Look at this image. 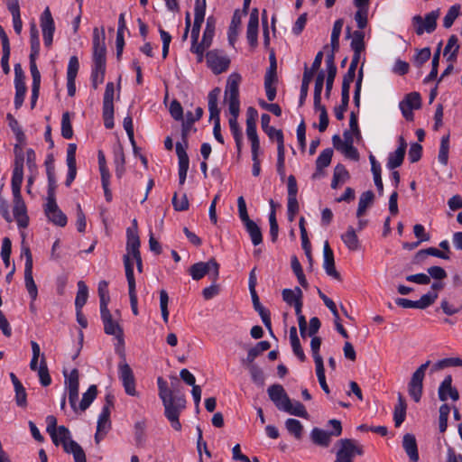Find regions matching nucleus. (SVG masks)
<instances>
[{"instance_id": "nucleus-1", "label": "nucleus", "mask_w": 462, "mask_h": 462, "mask_svg": "<svg viewBox=\"0 0 462 462\" xmlns=\"http://www.w3.org/2000/svg\"><path fill=\"white\" fill-rule=\"evenodd\" d=\"M157 384L159 388V396L162 401L166 418L170 420L171 427L175 430H180L181 424L179 420V416L180 411L185 408L186 400L183 394L174 393L175 385H179L178 378H172L171 385L173 390L168 388V384L162 377H158Z\"/></svg>"}, {"instance_id": "nucleus-2", "label": "nucleus", "mask_w": 462, "mask_h": 462, "mask_svg": "<svg viewBox=\"0 0 462 462\" xmlns=\"http://www.w3.org/2000/svg\"><path fill=\"white\" fill-rule=\"evenodd\" d=\"M241 76L237 73H232L227 80L225 89V101L228 105V109L231 114L229 118V127L233 136L242 135L237 117L240 112L239 101V84L241 82Z\"/></svg>"}, {"instance_id": "nucleus-3", "label": "nucleus", "mask_w": 462, "mask_h": 462, "mask_svg": "<svg viewBox=\"0 0 462 462\" xmlns=\"http://www.w3.org/2000/svg\"><path fill=\"white\" fill-rule=\"evenodd\" d=\"M57 441L63 446L65 452L73 455L75 462H87L83 448L70 439V432L65 426L58 427Z\"/></svg>"}, {"instance_id": "nucleus-4", "label": "nucleus", "mask_w": 462, "mask_h": 462, "mask_svg": "<svg viewBox=\"0 0 462 462\" xmlns=\"http://www.w3.org/2000/svg\"><path fill=\"white\" fill-rule=\"evenodd\" d=\"M220 88H213L208 96V111H209V119L214 121L213 134L216 140L221 144L224 143V138L220 133V110L217 107V100L220 95Z\"/></svg>"}, {"instance_id": "nucleus-5", "label": "nucleus", "mask_w": 462, "mask_h": 462, "mask_svg": "<svg viewBox=\"0 0 462 462\" xmlns=\"http://www.w3.org/2000/svg\"><path fill=\"white\" fill-rule=\"evenodd\" d=\"M439 13V9H436L425 14L424 18L419 14L414 15L411 23L416 34L420 36L424 32L432 33L437 28V20Z\"/></svg>"}, {"instance_id": "nucleus-6", "label": "nucleus", "mask_w": 462, "mask_h": 462, "mask_svg": "<svg viewBox=\"0 0 462 462\" xmlns=\"http://www.w3.org/2000/svg\"><path fill=\"white\" fill-rule=\"evenodd\" d=\"M430 361H427L420 365L412 374L408 383V392L410 396L415 402H419L421 399L423 392V380L427 368L430 366Z\"/></svg>"}, {"instance_id": "nucleus-7", "label": "nucleus", "mask_w": 462, "mask_h": 462, "mask_svg": "<svg viewBox=\"0 0 462 462\" xmlns=\"http://www.w3.org/2000/svg\"><path fill=\"white\" fill-rule=\"evenodd\" d=\"M114 97H115V85L113 82H108L106 86V90L103 97L102 116L104 125L107 129H112L114 124Z\"/></svg>"}, {"instance_id": "nucleus-8", "label": "nucleus", "mask_w": 462, "mask_h": 462, "mask_svg": "<svg viewBox=\"0 0 462 462\" xmlns=\"http://www.w3.org/2000/svg\"><path fill=\"white\" fill-rule=\"evenodd\" d=\"M189 274L193 280L199 281L206 274L213 272L212 280L216 282L218 279L219 264L214 258L209 259L208 262H199L189 267Z\"/></svg>"}, {"instance_id": "nucleus-9", "label": "nucleus", "mask_w": 462, "mask_h": 462, "mask_svg": "<svg viewBox=\"0 0 462 462\" xmlns=\"http://www.w3.org/2000/svg\"><path fill=\"white\" fill-rule=\"evenodd\" d=\"M105 32L97 28L93 30V65L106 66Z\"/></svg>"}, {"instance_id": "nucleus-10", "label": "nucleus", "mask_w": 462, "mask_h": 462, "mask_svg": "<svg viewBox=\"0 0 462 462\" xmlns=\"http://www.w3.org/2000/svg\"><path fill=\"white\" fill-rule=\"evenodd\" d=\"M44 213L49 221L53 223L58 226H65L68 222V218L66 215L60 210L59 208L56 198H52L51 194V199H46V203L44 205Z\"/></svg>"}, {"instance_id": "nucleus-11", "label": "nucleus", "mask_w": 462, "mask_h": 462, "mask_svg": "<svg viewBox=\"0 0 462 462\" xmlns=\"http://www.w3.org/2000/svg\"><path fill=\"white\" fill-rule=\"evenodd\" d=\"M25 254L24 282L29 296L32 301L36 300L38 289L32 277V256L28 247L23 249Z\"/></svg>"}, {"instance_id": "nucleus-12", "label": "nucleus", "mask_w": 462, "mask_h": 462, "mask_svg": "<svg viewBox=\"0 0 462 462\" xmlns=\"http://www.w3.org/2000/svg\"><path fill=\"white\" fill-rule=\"evenodd\" d=\"M125 276L128 282L130 305L134 316L139 314L137 295L135 291V279L134 275L133 263L130 262L128 256L125 259Z\"/></svg>"}, {"instance_id": "nucleus-13", "label": "nucleus", "mask_w": 462, "mask_h": 462, "mask_svg": "<svg viewBox=\"0 0 462 462\" xmlns=\"http://www.w3.org/2000/svg\"><path fill=\"white\" fill-rule=\"evenodd\" d=\"M25 76L22 66L17 63L14 65V87H15V97H14V106L16 109L20 108L23 103L26 86H25Z\"/></svg>"}, {"instance_id": "nucleus-14", "label": "nucleus", "mask_w": 462, "mask_h": 462, "mask_svg": "<svg viewBox=\"0 0 462 462\" xmlns=\"http://www.w3.org/2000/svg\"><path fill=\"white\" fill-rule=\"evenodd\" d=\"M41 27L42 31L44 45L50 48L52 44L55 24L49 7H46L41 15Z\"/></svg>"}, {"instance_id": "nucleus-15", "label": "nucleus", "mask_w": 462, "mask_h": 462, "mask_svg": "<svg viewBox=\"0 0 462 462\" xmlns=\"http://www.w3.org/2000/svg\"><path fill=\"white\" fill-rule=\"evenodd\" d=\"M65 385L69 392V402L73 410H76V403L79 399V371L74 368L69 374L64 373Z\"/></svg>"}, {"instance_id": "nucleus-16", "label": "nucleus", "mask_w": 462, "mask_h": 462, "mask_svg": "<svg viewBox=\"0 0 462 462\" xmlns=\"http://www.w3.org/2000/svg\"><path fill=\"white\" fill-rule=\"evenodd\" d=\"M119 368V378L123 383L125 393L128 395L135 396L137 392L135 390V381L134 373L125 362H121L118 365Z\"/></svg>"}, {"instance_id": "nucleus-17", "label": "nucleus", "mask_w": 462, "mask_h": 462, "mask_svg": "<svg viewBox=\"0 0 462 462\" xmlns=\"http://www.w3.org/2000/svg\"><path fill=\"white\" fill-rule=\"evenodd\" d=\"M208 66L215 74H220L228 69L230 60L217 50L210 51L206 54Z\"/></svg>"}, {"instance_id": "nucleus-18", "label": "nucleus", "mask_w": 462, "mask_h": 462, "mask_svg": "<svg viewBox=\"0 0 462 462\" xmlns=\"http://www.w3.org/2000/svg\"><path fill=\"white\" fill-rule=\"evenodd\" d=\"M14 196V208L13 213L14 217L17 222V225L21 228H25L29 223V217L27 215V209L25 203L22 198L21 194L13 195Z\"/></svg>"}, {"instance_id": "nucleus-19", "label": "nucleus", "mask_w": 462, "mask_h": 462, "mask_svg": "<svg viewBox=\"0 0 462 462\" xmlns=\"http://www.w3.org/2000/svg\"><path fill=\"white\" fill-rule=\"evenodd\" d=\"M100 313L104 324L105 333L107 335H113L116 338L122 340L123 329L120 325L113 319L112 314L110 313L108 308L101 309Z\"/></svg>"}, {"instance_id": "nucleus-20", "label": "nucleus", "mask_w": 462, "mask_h": 462, "mask_svg": "<svg viewBox=\"0 0 462 462\" xmlns=\"http://www.w3.org/2000/svg\"><path fill=\"white\" fill-rule=\"evenodd\" d=\"M114 405V396L111 394L106 395V403L104 404L101 413L97 420V431H103L104 434H106L111 427L110 422V411L111 408Z\"/></svg>"}, {"instance_id": "nucleus-21", "label": "nucleus", "mask_w": 462, "mask_h": 462, "mask_svg": "<svg viewBox=\"0 0 462 462\" xmlns=\"http://www.w3.org/2000/svg\"><path fill=\"white\" fill-rule=\"evenodd\" d=\"M176 153L179 160V181L180 185H183L189 170V159L182 143H176Z\"/></svg>"}, {"instance_id": "nucleus-22", "label": "nucleus", "mask_w": 462, "mask_h": 462, "mask_svg": "<svg viewBox=\"0 0 462 462\" xmlns=\"http://www.w3.org/2000/svg\"><path fill=\"white\" fill-rule=\"evenodd\" d=\"M268 395L278 410L282 411L285 403H290V398L281 384H273L268 390Z\"/></svg>"}, {"instance_id": "nucleus-23", "label": "nucleus", "mask_w": 462, "mask_h": 462, "mask_svg": "<svg viewBox=\"0 0 462 462\" xmlns=\"http://www.w3.org/2000/svg\"><path fill=\"white\" fill-rule=\"evenodd\" d=\"M323 267L328 276L337 280L340 279V274L335 268L334 253L328 241L324 243L323 246Z\"/></svg>"}, {"instance_id": "nucleus-24", "label": "nucleus", "mask_w": 462, "mask_h": 462, "mask_svg": "<svg viewBox=\"0 0 462 462\" xmlns=\"http://www.w3.org/2000/svg\"><path fill=\"white\" fill-rule=\"evenodd\" d=\"M338 443L340 448L337 451L336 460L334 462H354V440L350 439H342Z\"/></svg>"}, {"instance_id": "nucleus-25", "label": "nucleus", "mask_w": 462, "mask_h": 462, "mask_svg": "<svg viewBox=\"0 0 462 462\" xmlns=\"http://www.w3.org/2000/svg\"><path fill=\"white\" fill-rule=\"evenodd\" d=\"M258 25L259 12L257 8H254L250 14L246 31V38L252 47H255L257 45Z\"/></svg>"}, {"instance_id": "nucleus-26", "label": "nucleus", "mask_w": 462, "mask_h": 462, "mask_svg": "<svg viewBox=\"0 0 462 462\" xmlns=\"http://www.w3.org/2000/svg\"><path fill=\"white\" fill-rule=\"evenodd\" d=\"M438 394L439 400L442 402L447 401L448 397H450L453 401H457L459 399L458 391L452 387L451 375H447L441 382L438 390Z\"/></svg>"}, {"instance_id": "nucleus-27", "label": "nucleus", "mask_w": 462, "mask_h": 462, "mask_svg": "<svg viewBox=\"0 0 462 462\" xmlns=\"http://www.w3.org/2000/svg\"><path fill=\"white\" fill-rule=\"evenodd\" d=\"M23 180V158H17L14 162L12 176L13 195L21 194V187Z\"/></svg>"}, {"instance_id": "nucleus-28", "label": "nucleus", "mask_w": 462, "mask_h": 462, "mask_svg": "<svg viewBox=\"0 0 462 462\" xmlns=\"http://www.w3.org/2000/svg\"><path fill=\"white\" fill-rule=\"evenodd\" d=\"M127 242H126V251L127 254L124 256V260L126 256H128L130 262L134 264L133 261L130 258V255L133 257L141 255L140 253V238L137 232L127 229Z\"/></svg>"}, {"instance_id": "nucleus-29", "label": "nucleus", "mask_w": 462, "mask_h": 462, "mask_svg": "<svg viewBox=\"0 0 462 462\" xmlns=\"http://www.w3.org/2000/svg\"><path fill=\"white\" fill-rule=\"evenodd\" d=\"M206 0H196L194 6L193 38H196L200 32L201 25L205 19Z\"/></svg>"}, {"instance_id": "nucleus-30", "label": "nucleus", "mask_w": 462, "mask_h": 462, "mask_svg": "<svg viewBox=\"0 0 462 462\" xmlns=\"http://www.w3.org/2000/svg\"><path fill=\"white\" fill-rule=\"evenodd\" d=\"M332 143L334 147L341 152L346 157L352 159L354 161H357L359 158V153L357 149L354 147L352 144H341V138L338 134H335L332 137Z\"/></svg>"}, {"instance_id": "nucleus-31", "label": "nucleus", "mask_w": 462, "mask_h": 462, "mask_svg": "<svg viewBox=\"0 0 462 462\" xmlns=\"http://www.w3.org/2000/svg\"><path fill=\"white\" fill-rule=\"evenodd\" d=\"M251 296H252V301H253L254 309L260 315L263 325L270 330L271 334H273L270 311L268 310H266L260 303L259 297H258L256 291L251 292Z\"/></svg>"}, {"instance_id": "nucleus-32", "label": "nucleus", "mask_w": 462, "mask_h": 462, "mask_svg": "<svg viewBox=\"0 0 462 462\" xmlns=\"http://www.w3.org/2000/svg\"><path fill=\"white\" fill-rule=\"evenodd\" d=\"M311 441L319 447L328 448L331 442V437H334L330 432H328L319 428H313L310 431Z\"/></svg>"}, {"instance_id": "nucleus-33", "label": "nucleus", "mask_w": 462, "mask_h": 462, "mask_svg": "<svg viewBox=\"0 0 462 462\" xmlns=\"http://www.w3.org/2000/svg\"><path fill=\"white\" fill-rule=\"evenodd\" d=\"M402 447L411 461L417 462L419 460L418 447L414 435L405 434L402 439Z\"/></svg>"}, {"instance_id": "nucleus-34", "label": "nucleus", "mask_w": 462, "mask_h": 462, "mask_svg": "<svg viewBox=\"0 0 462 462\" xmlns=\"http://www.w3.org/2000/svg\"><path fill=\"white\" fill-rule=\"evenodd\" d=\"M271 347V344L268 341H260L255 346L248 350L246 358L242 360V364H254V359L263 352L268 350Z\"/></svg>"}, {"instance_id": "nucleus-35", "label": "nucleus", "mask_w": 462, "mask_h": 462, "mask_svg": "<svg viewBox=\"0 0 462 462\" xmlns=\"http://www.w3.org/2000/svg\"><path fill=\"white\" fill-rule=\"evenodd\" d=\"M347 37H351V49L354 52H362L365 51V33L362 31L356 30L352 34L350 32V28H346Z\"/></svg>"}, {"instance_id": "nucleus-36", "label": "nucleus", "mask_w": 462, "mask_h": 462, "mask_svg": "<svg viewBox=\"0 0 462 462\" xmlns=\"http://www.w3.org/2000/svg\"><path fill=\"white\" fill-rule=\"evenodd\" d=\"M341 239L346 246L351 251H356L360 243L353 226H348L346 233L342 234Z\"/></svg>"}, {"instance_id": "nucleus-37", "label": "nucleus", "mask_w": 462, "mask_h": 462, "mask_svg": "<svg viewBox=\"0 0 462 462\" xmlns=\"http://www.w3.org/2000/svg\"><path fill=\"white\" fill-rule=\"evenodd\" d=\"M406 402L403 399L402 395L399 393L398 395V403L394 407L393 411V420L395 427H400L401 424L404 421L406 417Z\"/></svg>"}, {"instance_id": "nucleus-38", "label": "nucleus", "mask_w": 462, "mask_h": 462, "mask_svg": "<svg viewBox=\"0 0 462 462\" xmlns=\"http://www.w3.org/2000/svg\"><path fill=\"white\" fill-rule=\"evenodd\" d=\"M282 411H285L289 414L295 415L301 418H307L308 412L305 409V406L300 402L299 401L291 402L290 399V403H285L284 407H282Z\"/></svg>"}, {"instance_id": "nucleus-39", "label": "nucleus", "mask_w": 462, "mask_h": 462, "mask_svg": "<svg viewBox=\"0 0 462 462\" xmlns=\"http://www.w3.org/2000/svg\"><path fill=\"white\" fill-rule=\"evenodd\" d=\"M245 227L250 236L251 241L254 245H258L263 242V236L260 227L253 220L245 222Z\"/></svg>"}, {"instance_id": "nucleus-40", "label": "nucleus", "mask_w": 462, "mask_h": 462, "mask_svg": "<svg viewBox=\"0 0 462 462\" xmlns=\"http://www.w3.org/2000/svg\"><path fill=\"white\" fill-rule=\"evenodd\" d=\"M374 199V194L371 190H367L359 198L358 208L356 211V217H361L366 209L373 204Z\"/></svg>"}, {"instance_id": "nucleus-41", "label": "nucleus", "mask_w": 462, "mask_h": 462, "mask_svg": "<svg viewBox=\"0 0 462 462\" xmlns=\"http://www.w3.org/2000/svg\"><path fill=\"white\" fill-rule=\"evenodd\" d=\"M459 50L458 39L456 35H451L444 49V56L448 55V61H455L457 60V52Z\"/></svg>"}, {"instance_id": "nucleus-42", "label": "nucleus", "mask_w": 462, "mask_h": 462, "mask_svg": "<svg viewBox=\"0 0 462 462\" xmlns=\"http://www.w3.org/2000/svg\"><path fill=\"white\" fill-rule=\"evenodd\" d=\"M241 24V14L238 10L235 11L232 21L228 29V40L229 42L234 45L237 35H238V27Z\"/></svg>"}, {"instance_id": "nucleus-43", "label": "nucleus", "mask_w": 462, "mask_h": 462, "mask_svg": "<svg viewBox=\"0 0 462 462\" xmlns=\"http://www.w3.org/2000/svg\"><path fill=\"white\" fill-rule=\"evenodd\" d=\"M88 297V289L83 281L78 282V292L75 299L76 310L82 309Z\"/></svg>"}, {"instance_id": "nucleus-44", "label": "nucleus", "mask_w": 462, "mask_h": 462, "mask_svg": "<svg viewBox=\"0 0 462 462\" xmlns=\"http://www.w3.org/2000/svg\"><path fill=\"white\" fill-rule=\"evenodd\" d=\"M271 212L269 214L270 236L273 242L278 238L279 226L276 219L275 205L273 199L270 200Z\"/></svg>"}, {"instance_id": "nucleus-45", "label": "nucleus", "mask_w": 462, "mask_h": 462, "mask_svg": "<svg viewBox=\"0 0 462 462\" xmlns=\"http://www.w3.org/2000/svg\"><path fill=\"white\" fill-rule=\"evenodd\" d=\"M182 121V128H181V140H182V145L185 147V149L188 147V136L189 133L192 127V125L196 121L194 119L193 114L191 112L186 113V118Z\"/></svg>"}, {"instance_id": "nucleus-46", "label": "nucleus", "mask_w": 462, "mask_h": 462, "mask_svg": "<svg viewBox=\"0 0 462 462\" xmlns=\"http://www.w3.org/2000/svg\"><path fill=\"white\" fill-rule=\"evenodd\" d=\"M106 74V66L93 65L91 71V85L97 89L104 82Z\"/></svg>"}, {"instance_id": "nucleus-47", "label": "nucleus", "mask_w": 462, "mask_h": 462, "mask_svg": "<svg viewBox=\"0 0 462 462\" xmlns=\"http://www.w3.org/2000/svg\"><path fill=\"white\" fill-rule=\"evenodd\" d=\"M449 152V134L443 135L440 140L438 160L442 165H447Z\"/></svg>"}, {"instance_id": "nucleus-48", "label": "nucleus", "mask_w": 462, "mask_h": 462, "mask_svg": "<svg viewBox=\"0 0 462 462\" xmlns=\"http://www.w3.org/2000/svg\"><path fill=\"white\" fill-rule=\"evenodd\" d=\"M36 371L38 372V376H39L41 384L42 386L50 385L51 383V378L50 376L47 363H46V358L43 354L42 355L39 369Z\"/></svg>"}, {"instance_id": "nucleus-49", "label": "nucleus", "mask_w": 462, "mask_h": 462, "mask_svg": "<svg viewBox=\"0 0 462 462\" xmlns=\"http://www.w3.org/2000/svg\"><path fill=\"white\" fill-rule=\"evenodd\" d=\"M282 294V300L289 305H294L295 302L300 301L302 298V291L299 287L294 290L284 289Z\"/></svg>"}, {"instance_id": "nucleus-50", "label": "nucleus", "mask_w": 462, "mask_h": 462, "mask_svg": "<svg viewBox=\"0 0 462 462\" xmlns=\"http://www.w3.org/2000/svg\"><path fill=\"white\" fill-rule=\"evenodd\" d=\"M450 366H462V358L460 357H448L441 359L434 364L431 372L442 370Z\"/></svg>"}, {"instance_id": "nucleus-51", "label": "nucleus", "mask_w": 462, "mask_h": 462, "mask_svg": "<svg viewBox=\"0 0 462 462\" xmlns=\"http://www.w3.org/2000/svg\"><path fill=\"white\" fill-rule=\"evenodd\" d=\"M285 427L290 434L293 435L295 439H300L303 432V426L301 422L296 419H288L285 421Z\"/></svg>"}, {"instance_id": "nucleus-52", "label": "nucleus", "mask_w": 462, "mask_h": 462, "mask_svg": "<svg viewBox=\"0 0 462 462\" xmlns=\"http://www.w3.org/2000/svg\"><path fill=\"white\" fill-rule=\"evenodd\" d=\"M333 156V150L330 148L323 150L316 160V169L321 171L324 168L328 167Z\"/></svg>"}, {"instance_id": "nucleus-53", "label": "nucleus", "mask_w": 462, "mask_h": 462, "mask_svg": "<svg viewBox=\"0 0 462 462\" xmlns=\"http://www.w3.org/2000/svg\"><path fill=\"white\" fill-rule=\"evenodd\" d=\"M97 394V388L96 385H90L88 391L83 393L82 400L79 403V409L81 411L87 410L89 405L93 402Z\"/></svg>"}, {"instance_id": "nucleus-54", "label": "nucleus", "mask_w": 462, "mask_h": 462, "mask_svg": "<svg viewBox=\"0 0 462 462\" xmlns=\"http://www.w3.org/2000/svg\"><path fill=\"white\" fill-rule=\"evenodd\" d=\"M343 24L344 22L342 19H338L334 23L330 40V44L333 51H337L339 49V37L341 34Z\"/></svg>"}, {"instance_id": "nucleus-55", "label": "nucleus", "mask_w": 462, "mask_h": 462, "mask_svg": "<svg viewBox=\"0 0 462 462\" xmlns=\"http://www.w3.org/2000/svg\"><path fill=\"white\" fill-rule=\"evenodd\" d=\"M405 152L402 149H396L393 152H391L388 156L387 167L390 170H394L402 164Z\"/></svg>"}, {"instance_id": "nucleus-56", "label": "nucleus", "mask_w": 462, "mask_h": 462, "mask_svg": "<svg viewBox=\"0 0 462 462\" xmlns=\"http://www.w3.org/2000/svg\"><path fill=\"white\" fill-rule=\"evenodd\" d=\"M214 33H215L214 21H213L212 17H208L207 19L206 28L204 30L202 40H201V42L204 45H206V47L209 48V46L211 45L212 40L214 37Z\"/></svg>"}, {"instance_id": "nucleus-57", "label": "nucleus", "mask_w": 462, "mask_h": 462, "mask_svg": "<svg viewBox=\"0 0 462 462\" xmlns=\"http://www.w3.org/2000/svg\"><path fill=\"white\" fill-rule=\"evenodd\" d=\"M31 52L40 53L39 32L35 23L30 24Z\"/></svg>"}, {"instance_id": "nucleus-58", "label": "nucleus", "mask_w": 462, "mask_h": 462, "mask_svg": "<svg viewBox=\"0 0 462 462\" xmlns=\"http://www.w3.org/2000/svg\"><path fill=\"white\" fill-rule=\"evenodd\" d=\"M313 76H311V72H304L302 77V82L300 87V94L299 99L300 106H303L309 92V85L312 80Z\"/></svg>"}, {"instance_id": "nucleus-59", "label": "nucleus", "mask_w": 462, "mask_h": 462, "mask_svg": "<svg viewBox=\"0 0 462 462\" xmlns=\"http://www.w3.org/2000/svg\"><path fill=\"white\" fill-rule=\"evenodd\" d=\"M108 283L106 281H101L98 283V296L100 299V310L107 308L108 302L110 300L109 292H108Z\"/></svg>"}, {"instance_id": "nucleus-60", "label": "nucleus", "mask_w": 462, "mask_h": 462, "mask_svg": "<svg viewBox=\"0 0 462 462\" xmlns=\"http://www.w3.org/2000/svg\"><path fill=\"white\" fill-rule=\"evenodd\" d=\"M460 11V5H452L448 13L446 14L444 19H443V26L445 28H450L452 24L454 23L455 20L457 18Z\"/></svg>"}, {"instance_id": "nucleus-61", "label": "nucleus", "mask_w": 462, "mask_h": 462, "mask_svg": "<svg viewBox=\"0 0 462 462\" xmlns=\"http://www.w3.org/2000/svg\"><path fill=\"white\" fill-rule=\"evenodd\" d=\"M450 412L448 404L444 403L439 407V429L440 432H445L448 428V418Z\"/></svg>"}, {"instance_id": "nucleus-62", "label": "nucleus", "mask_w": 462, "mask_h": 462, "mask_svg": "<svg viewBox=\"0 0 462 462\" xmlns=\"http://www.w3.org/2000/svg\"><path fill=\"white\" fill-rule=\"evenodd\" d=\"M249 370L253 382L256 384L263 385L264 382V376L262 369L254 364H245Z\"/></svg>"}, {"instance_id": "nucleus-63", "label": "nucleus", "mask_w": 462, "mask_h": 462, "mask_svg": "<svg viewBox=\"0 0 462 462\" xmlns=\"http://www.w3.org/2000/svg\"><path fill=\"white\" fill-rule=\"evenodd\" d=\"M61 135L65 139H71L73 136V130L70 123L69 112H65L61 118Z\"/></svg>"}, {"instance_id": "nucleus-64", "label": "nucleus", "mask_w": 462, "mask_h": 462, "mask_svg": "<svg viewBox=\"0 0 462 462\" xmlns=\"http://www.w3.org/2000/svg\"><path fill=\"white\" fill-rule=\"evenodd\" d=\"M278 79H273L264 77V88L266 92V97L269 101H273L276 97V83Z\"/></svg>"}]
</instances>
